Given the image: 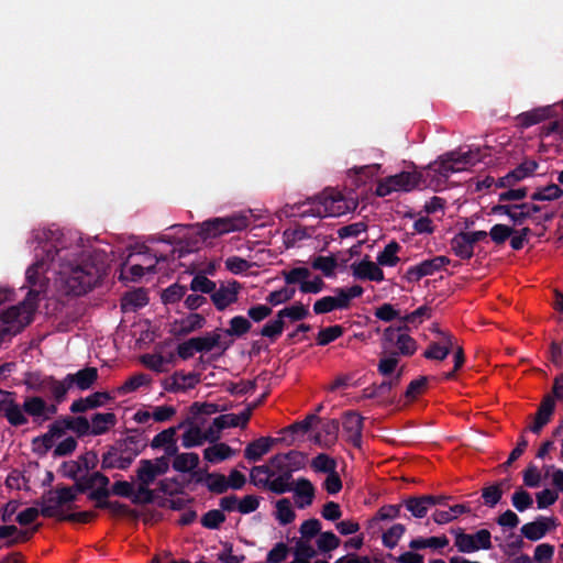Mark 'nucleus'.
<instances>
[{
    "label": "nucleus",
    "instance_id": "14",
    "mask_svg": "<svg viewBox=\"0 0 563 563\" xmlns=\"http://www.w3.org/2000/svg\"><path fill=\"white\" fill-rule=\"evenodd\" d=\"M322 210L318 209V214L321 217H339L350 211L351 207L346 203L341 192L323 194L321 201Z\"/></svg>",
    "mask_w": 563,
    "mask_h": 563
},
{
    "label": "nucleus",
    "instance_id": "57",
    "mask_svg": "<svg viewBox=\"0 0 563 563\" xmlns=\"http://www.w3.org/2000/svg\"><path fill=\"white\" fill-rule=\"evenodd\" d=\"M225 521V516L220 509H211L201 517V525L207 529H219Z\"/></svg>",
    "mask_w": 563,
    "mask_h": 563
},
{
    "label": "nucleus",
    "instance_id": "17",
    "mask_svg": "<svg viewBox=\"0 0 563 563\" xmlns=\"http://www.w3.org/2000/svg\"><path fill=\"white\" fill-rule=\"evenodd\" d=\"M378 265V263L376 264L369 260H363L358 263H353L351 268L355 278L379 283L384 280V272Z\"/></svg>",
    "mask_w": 563,
    "mask_h": 563
},
{
    "label": "nucleus",
    "instance_id": "13",
    "mask_svg": "<svg viewBox=\"0 0 563 563\" xmlns=\"http://www.w3.org/2000/svg\"><path fill=\"white\" fill-rule=\"evenodd\" d=\"M241 289V285L233 280L228 285L221 284L219 288H214L211 294V300L219 311H223L230 305L238 301V294Z\"/></svg>",
    "mask_w": 563,
    "mask_h": 563
},
{
    "label": "nucleus",
    "instance_id": "42",
    "mask_svg": "<svg viewBox=\"0 0 563 563\" xmlns=\"http://www.w3.org/2000/svg\"><path fill=\"white\" fill-rule=\"evenodd\" d=\"M158 474L153 467V461L143 459L140 461V466L136 471V478L140 484L151 485L154 483Z\"/></svg>",
    "mask_w": 563,
    "mask_h": 563
},
{
    "label": "nucleus",
    "instance_id": "58",
    "mask_svg": "<svg viewBox=\"0 0 563 563\" xmlns=\"http://www.w3.org/2000/svg\"><path fill=\"white\" fill-rule=\"evenodd\" d=\"M538 166L539 164L534 159H526L515 169L510 170L511 177H514L516 183H518L532 175L538 168Z\"/></svg>",
    "mask_w": 563,
    "mask_h": 563
},
{
    "label": "nucleus",
    "instance_id": "34",
    "mask_svg": "<svg viewBox=\"0 0 563 563\" xmlns=\"http://www.w3.org/2000/svg\"><path fill=\"white\" fill-rule=\"evenodd\" d=\"M230 327L224 330V333L230 336L241 338L252 329L251 321L243 316H235L229 321Z\"/></svg>",
    "mask_w": 563,
    "mask_h": 563
},
{
    "label": "nucleus",
    "instance_id": "61",
    "mask_svg": "<svg viewBox=\"0 0 563 563\" xmlns=\"http://www.w3.org/2000/svg\"><path fill=\"white\" fill-rule=\"evenodd\" d=\"M428 382V376H420L419 378L411 380L405 391V397L410 400L416 399L426 390Z\"/></svg>",
    "mask_w": 563,
    "mask_h": 563
},
{
    "label": "nucleus",
    "instance_id": "15",
    "mask_svg": "<svg viewBox=\"0 0 563 563\" xmlns=\"http://www.w3.org/2000/svg\"><path fill=\"white\" fill-rule=\"evenodd\" d=\"M112 397L108 391H96L85 398L75 400L69 410L73 413H82L90 409L102 407L107 401L111 400Z\"/></svg>",
    "mask_w": 563,
    "mask_h": 563
},
{
    "label": "nucleus",
    "instance_id": "7",
    "mask_svg": "<svg viewBox=\"0 0 563 563\" xmlns=\"http://www.w3.org/2000/svg\"><path fill=\"white\" fill-rule=\"evenodd\" d=\"M27 386L36 393L49 396L56 404L64 402L68 393L65 377L58 380L53 376L34 375L27 380Z\"/></svg>",
    "mask_w": 563,
    "mask_h": 563
},
{
    "label": "nucleus",
    "instance_id": "56",
    "mask_svg": "<svg viewBox=\"0 0 563 563\" xmlns=\"http://www.w3.org/2000/svg\"><path fill=\"white\" fill-rule=\"evenodd\" d=\"M515 233V230L506 224H495L490 228L488 235L497 245L504 244Z\"/></svg>",
    "mask_w": 563,
    "mask_h": 563
},
{
    "label": "nucleus",
    "instance_id": "3",
    "mask_svg": "<svg viewBox=\"0 0 563 563\" xmlns=\"http://www.w3.org/2000/svg\"><path fill=\"white\" fill-rule=\"evenodd\" d=\"M486 151H488V147L470 148L465 153L448 152L430 163L428 169L433 173L434 177L439 178L438 180L445 181L451 174L462 170L464 166L483 162L486 155L483 152Z\"/></svg>",
    "mask_w": 563,
    "mask_h": 563
},
{
    "label": "nucleus",
    "instance_id": "25",
    "mask_svg": "<svg viewBox=\"0 0 563 563\" xmlns=\"http://www.w3.org/2000/svg\"><path fill=\"white\" fill-rule=\"evenodd\" d=\"M552 115L551 107L537 108L531 111L522 112L516 120L520 128L527 129L538 124Z\"/></svg>",
    "mask_w": 563,
    "mask_h": 563
},
{
    "label": "nucleus",
    "instance_id": "59",
    "mask_svg": "<svg viewBox=\"0 0 563 563\" xmlns=\"http://www.w3.org/2000/svg\"><path fill=\"white\" fill-rule=\"evenodd\" d=\"M389 386L387 384H372L368 387L364 388L361 395V399H387L389 395L387 394V388Z\"/></svg>",
    "mask_w": 563,
    "mask_h": 563
},
{
    "label": "nucleus",
    "instance_id": "49",
    "mask_svg": "<svg viewBox=\"0 0 563 563\" xmlns=\"http://www.w3.org/2000/svg\"><path fill=\"white\" fill-rule=\"evenodd\" d=\"M255 486L267 488L268 490L277 495H283L294 489L291 483H285L276 475L273 479L265 478V481H257L255 483Z\"/></svg>",
    "mask_w": 563,
    "mask_h": 563
},
{
    "label": "nucleus",
    "instance_id": "39",
    "mask_svg": "<svg viewBox=\"0 0 563 563\" xmlns=\"http://www.w3.org/2000/svg\"><path fill=\"white\" fill-rule=\"evenodd\" d=\"M275 516L278 522L283 526L289 525L295 520L296 514L288 498L277 500Z\"/></svg>",
    "mask_w": 563,
    "mask_h": 563
},
{
    "label": "nucleus",
    "instance_id": "9",
    "mask_svg": "<svg viewBox=\"0 0 563 563\" xmlns=\"http://www.w3.org/2000/svg\"><path fill=\"white\" fill-rule=\"evenodd\" d=\"M0 416L4 417L12 427H21L29 422L16 401V394L0 389Z\"/></svg>",
    "mask_w": 563,
    "mask_h": 563
},
{
    "label": "nucleus",
    "instance_id": "38",
    "mask_svg": "<svg viewBox=\"0 0 563 563\" xmlns=\"http://www.w3.org/2000/svg\"><path fill=\"white\" fill-rule=\"evenodd\" d=\"M542 210V207L536 203H520L516 205V210L514 216H511V221L514 224H522L527 219L532 218L534 213H539Z\"/></svg>",
    "mask_w": 563,
    "mask_h": 563
},
{
    "label": "nucleus",
    "instance_id": "46",
    "mask_svg": "<svg viewBox=\"0 0 563 563\" xmlns=\"http://www.w3.org/2000/svg\"><path fill=\"white\" fill-rule=\"evenodd\" d=\"M402 503L398 505H384L382 506L376 515L369 521V526L373 527L378 521L393 520L400 517Z\"/></svg>",
    "mask_w": 563,
    "mask_h": 563
},
{
    "label": "nucleus",
    "instance_id": "62",
    "mask_svg": "<svg viewBox=\"0 0 563 563\" xmlns=\"http://www.w3.org/2000/svg\"><path fill=\"white\" fill-rule=\"evenodd\" d=\"M186 290L185 286L175 283L163 291L162 300L164 303H175L185 296Z\"/></svg>",
    "mask_w": 563,
    "mask_h": 563
},
{
    "label": "nucleus",
    "instance_id": "53",
    "mask_svg": "<svg viewBox=\"0 0 563 563\" xmlns=\"http://www.w3.org/2000/svg\"><path fill=\"white\" fill-rule=\"evenodd\" d=\"M555 410V401L554 398L550 395L544 396L539 408L536 412V418L548 424L551 421V417L553 416Z\"/></svg>",
    "mask_w": 563,
    "mask_h": 563
},
{
    "label": "nucleus",
    "instance_id": "6",
    "mask_svg": "<svg viewBox=\"0 0 563 563\" xmlns=\"http://www.w3.org/2000/svg\"><path fill=\"white\" fill-rule=\"evenodd\" d=\"M454 534V545L461 553H473L478 550H489L493 548L492 534L487 529H481L475 533H465L463 529H452Z\"/></svg>",
    "mask_w": 563,
    "mask_h": 563
},
{
    "label": "nucleus",
    "instance_id": "27",
    "mask_svg": "<svg viewBox=\"0 0 563 563\" xmlns=\"http://www.w3.org/2000/svg\"><path fill=\"white\" fill-rule=\"evenodd\" d=\"M197 484H206L209 492L213 494H224L229 489L228 479L223 474L205 473V477H197Z\"/></svg>",
    "mask_w": 563,
    "mask_h": 563
},
{
    "label": "nucleus",
    "instance_id": "4",
    "mask_svg": "<svg viewBox=\"0 0 563 563\" xmlns=\"http://www.w3.org/2000/svg\"><path fill=\"white\" fill-rule=\"evenodd\" d=\"M249 225V218L245 216H232L225 218H213L199 225L198 234L203 239L217 238L219 235L242 231Z\"/></svg>",
    "mask_w": 563,
    "mask_h": 563
},
{
    "label": "nucleus",
    "instance_id": "2",
    "mask_svg": "<svg viewBox=\"0 0 563 563\" xmlns=\"http://www.w3.org/2000/svg\"><path fill=\"white\" fill-rule=\"evenodd\" d=\"M132 434L118 439L107 446L102 454L101 468L128 470L134 460L146 449L147 440L137 429L130 430Z\"/></svg>",
    "mask_w": 563,
    "mask_h": 563
},
{
    "label": "nucleus",
    "instance_id": "45",
    "mask_svg": "<svg viewBox=\"0 0 563 563\" xmlns=\"http://www.w3.org/2000/svg\"><path fill=\"white\" fill-rule=\"evenodd\" d=\"M308 316L309 310L301 302H296L289 307H285L277 312V317H280L283 320L288 318L291 321H300L306 319Z\"/></svg>",
    "mask_w": 563,
    "mask_h": 563
},
{
    "label": "nucleus",
    "instance_id": "23",
    "mask_svg": "<svg viewBox=\"0 0 563 563\" xmlns=\"http://www.w3.org/2000/svg\"><path fill=\"white\" fill-rule=\"evenodd\" d=\"M22 412L30 416L33 422L37 426L43 424V416L45 408V399L40 396H27L24 398L23 404L21 405Z\"/></svg>",
    "mask_w": 563,
    "mask_h": 563
},
{
    "label": "nucleus",
    "instance_id": "33",
    "mask_svg": "<svg viewBox=\"0 0 563 563\" xmlns=\"http://www.w3.org/2000/svg\"><path fill=\"white\" fill-rule=\"evenodd\" d=\"M449 544V539L446 536L440 537H430V538H417L410 541L409 547L412 550H422L427 548L431 549H442Z\"/></svg>",
    "mask_w": 563,
    "mask_h": 563
},
{
    "label": "nucleus",
    "instance_id": "64",
    "mask_svg": "<svg viewBox=\"0 0 563 563\" xmlns=\"http://www.w3.org/2000/svg\"><path fill=\"white\" fill-rule=\"evenodd\" d=\"M252 266V263L239 256H230L225 260V268L232 274H242Z\"/></svg>",
    "mask_w": 563,
    "mask_h": 563
},
{
    "label": "nucleus",
    "instance_id": "12",
    "mask_svg": "<svg viewBox=\"0 0 563 563\" xmlns=\"http://www.w3.org/2000/svg\"><path fill=\"white\" fill-rule=\"evenodd\" d=\"M342 428L346 441L354 448L360 449L362 445L363 417L354 411H346L343 415Z\"/></svg>",
    "mask_w": 563,
    "mask_h": 563
},
{
    "label": "nucleus",
    "instance_id": "50",
    "mask_svg": "<svg viewBox=\"0 0 563 563\" xmlns=\"http://www.w3.org/2000/svg\"><path fill=\"white\" fill-rule=\"evenodd\" d=\"M406 532V527L401 523H395L391 526L387 531H385L382 536V542L384 547L388 549H394L397 544L400 538Z\"/></svg>",
    "mask_w": 563,
    "mask_h": 563
},
{
    "label": "nucleus",
    "instance_id": "19",
    "mask_svg": "<svg viewBox=\"0 0 563 563\" xmlns=\"http://www.w3.org/2000/svg\"><path fill=\"white\" fill-rule=\"evenodd\" d=\"M191 342H194V349H196V352H210L216 347H220L224 352L232 344V341H221V335L218 331L208 332L203 336L191 338Z\"/></svg>",
    "mask_w": 563,
    "mask_h": 563
},
{
    "label": "nucleus",
    "instance_id": "36",
    "mask_svg": "<svg viewBox=\"0 0 563 563\" xmlns=\"http://www.w3.org/2000/svg\"><path fill=\"white\" fill-rule=\"evenodd\" d=\"M400 250V245L396 241L389 242L384 250L377 256V263L382 266H396L399 262L397 252Z\"/></svg>",
    "mask_w": 563,
    "mask_h": 563
},
{
    "label": "nucleus",
    "instance_id": "35",
    "mask_svg": "<svg viewBox=\"0 0 563 563\" xmlns=\"http://www.w3.org/2000/svg\"><path fill=\"white\" fill-rule=\"evenodd\" d=\"M563 196V189L556 184H550L538 188L531 196L532 201H553Z\"/></svg>",
    "mask_w": 563,
    "mask_h": 563
},
{
    "label": "nucleus",
    "instance_id": "16",
    "mask_svg": "<svg viewBox=\"0 0 563 563\" xmlns=\"http://www.w3.org/2000/svg\"><path fill=\"white\" fill-rule=\"evenodd\" d=\"M68 390L76 386L80 390L89 389L98 379V369L96 367H85L74 374L65 376Z\"/></svg>",
    "mask_w": 563,
    "mask_h": 563
},
{
    "label": "nucleus",
    "instance_id": "30",
    "mask_svg": "<svg viewBox=\"0 0 563 563\" xmlns=\"http://www.w3.org/2000/svg\"><path fill=\"white\" fill-rule=\"evenodd\" d=\"M432 503V499L429 497L422 496H410L402 501V506L406 507L408 511L416 518L426 517L429 507L428 504Z\"/></svg>",
    "mask_w": 563,
    "mask_h": 563
},
{
    "label": "nucleus",
    "instance_id": "5",
    "mask_svg": "<svg viewBox=\"0 0 563 563\" xmlns=\"http://www.w3.org/2000/svg\"><path fill=\"white\" fill-rule=\"evenodd\" d=\"M282 276L287 285H299L302 294H319L325 288V283L321 276L316 275L309 279L311 272L309 268L300 266L291 269L282 271Z\"/></svg>",
    "mask_w": 563,
    "mask_h": 563
},
{
    "label": "nucleus",
    "instance_id": "43",
    "mask_svg": "<svg viewBox=\"0 0 563 563\" xmlns=\"http://www.w3.org/2000/svg\"><path fill=\"white\" fill-rule=\"evenodd\" d=\"M336 466V461L325 453H319L311 461V467L317 473H333Z\"/></svg>",
    "mask_w": 563,
    "mask_h": 563
},
{
    "label": "nucleus",
    "instance_id": "29",
    "mask_svg": "<svg viewBox=\"0 0 563 563\" xmlns=\"http://www.w3.org/2000/svg\"><path fill=\"white\" fill-rule=\"evenodd\" d=\"M185 424H190L187 431L181 437V444L186 449L199 446L203 443L202 431L198 426H194L191 418L178 424L177 428H183Z\"/></svg>",
    "mask_w": 563,
    "mask_h": 563
},
{
    "label": "nucleus",
    "instance_id": "55",
    "mask_svg": "<svg viewBox=\"0 0 563 563\" xmlns=\"http://www.w3.org/2000/svg\"><path fill=\"white\" fill-rule=\"evenodd\" d=\"M189 410L192 419H196L198 416H211L213 413L221 412L224 409L221 408L218 404L196 401L190 406Z\"/></svg>",
    "mask_w": 563,
    "mask_h": 563
},
{
    "label": "nucleus",
    "instance_id": "48",
    "mask_svg": "<svg viewBox=\"0 0 563 563\" xmlns=\"http://www.w3.org/2000/svg\"><path fill=\"white\" fill-rule=\"evenodd\" d=\"M503 494V482H498L482 489L484 504L489 508H494L500 501Z\"/></svg>",
    "mask_w": 563,
    "mask_h": 563
},
{
    "label": "nucleus",
    "instance_id": "24",
    "mask_svg": "<svg viewBox=\"0 0 563 563\" xmlns=\"http://www.w3.org/2000/svg\"><path fill=\"white\" fill-rule=\"evenodd\" d=\"M334 301L339 307V310H345L351 307V302L354 298H358L363 295L364 289L360 285H353L351 287H335L333 289Z\"/></svg>",
    "mask_w": 563,
    "mask_h": 563
},
{
    "label": "nucleus",
    "instance_id": "10",
    "mask_svg": "<svg viewBox=\"0 0 563 563\" xmlns=\"http://www.w3.org/2000/svg\"><path fill=\"white\" fill-rule=\"evenodd\" d=\"M450 262L451 260L444 255H438L432 258L424 260L418 265L410 266L405 274V278L409 283L419 282L421 278L431 276L441 271L445 265L450 264Z\"/></svg>",
    "mask_w": 563,
    "mask_h": 563
},
{
    "label": "nucleus",
    "instance_id": "44",
    "mask_svg": "<svg viewBox=\"0 0 563 563\" xmlns=\"http://www.w3.org/2000/svg\"><path fill=\"white\" fill-rule=\"evenodd\" d=\"M343 333L344 328L340 324L323 328L317 334V344L320 346H325L341 338Z\"/></svg>",
    "mask_w": 563,
    "mask_h": 563
},
{
    "label": "nucleus",
    "instance_id": "31",
    "mask_svg": "<svg viewBox=\"0 0 563 563\" xmlns=\"http://www.w3.org/2000/svg\"><path fill=\"white\" fill-rule=\"evenodd\" d=\"M199 455L195 452L180 453L173 461V468L180 473L194 471L199 465Z\"/></svg>",
    "mask_w": 563,
    "mask_h": 563
},
{
    "label": "nucleus",
    "instance_id": "26",
    "mask_svg": "<svg viewBox=\"0 0 563 563\" xmlns=\"http://www.w3.org/2000/svg\"><path fill=\"white\" fill-rule=\"evenodd\" d=\"M450 246L454 255L461 260H470L474 255V246L464 231L456 233L451 239Z\"/></svg>",
    "mask_w": 563,
    "mask_h": 563
},
{
    "label": "nucleus",
    "instance_id": "63",
    "mask_svg": "<svg viewBox=\"0 0 563 563\" xmlns=\"http://www.w3.org/2000/svg\"><path fill=\"white\" fill-rule=\"evenodd\" d=\"M216 288V283L206 277L205 275H197L190 283V289L195 292L212 294Z\"/></svg>",
    "mask_w": 563,
    "mask_h": 563
},
{
    "label": "nucleus",
    "instance_id": "51",
    "mask_svg": "<svg viewBox=\"0 0 563 563\" xmlns=\"http://www.w3.org/2000/svg\"><path fill=\"white\" fill-rule=\"evenodd\" d=\"M336 260L333 255L331 256H317L313 258L311 266L313 269L321 271L325 277H331L334 275V269L336 268Z\"/></svg>",
    "mask_w": 563,
    "mask_h": 563
},
{
    "label": "nucleus",
    "instance_id": "8",
    "mask_svg": "<svg viewBox=\"0 0 563 563\" xmlns=\"http://www.w3.org/2000/svg\"><path fill=\"white\" fill-rule=\"evenodd\" d=\"M408 330V325L393 328L388 327L385 329L383 340L386 344L395 345L397 347V355L411 356L417 351V342L408 333L404 332Z\"/></svg>",
    "mask_w": 563,
    "mask_h": 563
},
{
    "label": "nucleus",
    "instance_id": "54",
    "mask_svg": "<svg viewBox=\"0 0 563 563\" xmlns=\"http://www.w3.org/2000/svg\"><path fill=\"white\" fill-rule=\"evenodd\" d=\"M340 543V538L336 537L332 531L321 532L317 540V547L319 551L323 553L335 550Z\"/></svg>",
    "mask_w": 563,
    "mask_h": 563
},
{
    "label": "nucleus",
    "instance_id": "22",
    "mask_svg": "<svg viewBox=\"0 0 563 563\" xmlns=\"http://www.w3.org/2000/svg\"><path fill=\"white\" fill-rule=\"evenodd\" d=\"M90 435L97 437L106 434L117 422V416L113 412H96L90 420Z\"/></svg>",
    "mask_w": 563,
    "mask_h": 563
},
{
    "label": "nucleus",
    "instance_id": "41",
    "mask_svg": "<svg viewBox=\"0 0 563 563\" xmlns=\"http://www.w3.org/2000/svg\"><path fill=\"white\" fill-rule=\"evenodd\" d=\"M289 286L290 285L286 284V286L280 289L269 292L265 301L273 307L290 301L296 294V289Z\"/></svg>",
    "mask_w": 563,
    "mask_h": 563
},
{
    "label": "nucleus",
    "instance_id": "40",
    "mask_svg": "<svg viewBox=\"0 0 563 563\" xmlns=\"http://www.w3.org/2000/svg\"><path fill=\"white\" fill-rule=\"evenodd\" d=\"M320 418L316 413L308 415L303 420L297 421L280 430V433L287 438V434L294 435L298 433H307L314 421H319Z\"/></svg>",
    "mask_w": 563,
    "mask_h": 563
},
{
    "label": "nucleus",
    "instance_id": "37",
    "mask_svg": "<svg viewBox=\"0 0 563 563\" xmlns=\"http://www.w3.org/2000/svg\"><path fill=\"white\" fill-rule=\"evenodd\" d=\"M147 303L148 296L143 288L125 294L122 299L123 309L132 308L135 310L137 308L145 307Z\"/></svg>",
    "mask_w": 563,
    "mask_h": 563
},
{
    "label": "nucleus",
    "instance_id": "60",
    "mask_svg": "<svg viewBox=\"0 0 563 563\" xmlns=\"http://www.w3.org/2000/svg\"><path fill=\"white\" fill-rule=\"evenodd\" d=\"M511 503L518 511L522 512L532 506L533 499L527 490L518 488L511 497Z\"/></svg>",
    "mask_w": 563,
    "mask_h": 563
},
{
    "label": "nucleus",
    "instance_id": "11",
    "mask_svg": "<svg viewBox=\"0 0 563 563\" xmlns=\"http://www.w3.org/2000/svg\"><path fill=\"white\" fill-rule=\"evenodd\" d=\"M278 442H285L287 445H291L294 443V439L288 440L286 437H261L246 445L244 450V456L249 461H260L262 456L269 452L272 446Z\"/></svg>",
    "mask_w": 563,
    "mask_h": 563
},
{
    "label": "nucleus",
    "instance_id": "20",
    "mask_svg": "<svg viewBox=\"0 0 563 563\" xmlns=\"http://www.w3.org/2000/svg\"><path fill=\"white\" fill-rule=\"evenodd\" d=\"M422 175L417 172H401L388 176V183L393 184L396 191H411L420 185Z\"/></svg>",
    "mask_w": 563,
    "mask_h": 563
},
{
    "label": "nucleus",
    "instance_id": "28",
    "mask_svg": "<svg viewBox=\"0 0 563 563\" xmlns=\"http://www.w3.org/2000/svg\"><path fill=\"white\" fill-rule=\"evenodd\" d=\"M234 454V451L227 443H214L203 450V457L210 463H220L230 459Z\"/></svg>",
    "mask_w": 563,
    "mask_h": 563
},
{
    "label": "nucleus",
    "instance_id": "1",
    "mask_svg": "<svg viewBox=\"0 0 563 563\" xmlns=\"http://www.w3.org/2000/svg\"><path fill=\"white\" fill-rule=\"evenodd\" d=\"M35 262L25 272L30 290L23 301L7 308L0 316V345L20 333L33 320L38 296L48 284L46 272L57 275L56 283L67 296H82L90 291L106 274V266L96 256L78 258L80 247L69 246L59 229L33 231Z\"/></svg>",
    "mask_w": 563,
    "mask_h": 563
},
{
    "label": "nucleus",
    "instance_id": "18",
    "mask_svg": "<svg viewBox=\"0 0 563 563\" xmlns=\"http://www.w3.org/2000/svg\"><path fill=\"white\" fill-rule=\"evenodd\" d=\"M553 518L538 517L534 521L523 525L520 529L522 536L530 541H538L542 539L550 530L551 526H554Z\"/></svg>",
    "mask_w": 563,
    "mask_h": 563
},
{
    "label": "nucleus",
    "instance_id": "32",
    "mask_svg": "<svg viewBox=\"0 0 563 563\" xmlns=\"http://www.w3.org/2000/svg\"><path fill=\"white\" fill-rule=\"evenodd\" d=\"M179 324L180 328L176 334L178 336H185L203 328L206 318L200 313H190L185 319H181Z\"/></svg>",
    "mask_w": 563,
    "mask_h": 563
},
{
    "label": "nucleus",
    "instance_id": "52",
    "mask_svg": "<svg viewBox=\"0 0 563 563\" xmlns=\"http://www.w3.org/2000/svg\"><path fill=\"white\" fill-rule=\"evenodd\" d=\"M340 423L336 419H331L322 424L321 432L324 435L323 448H331L338 440Z\"/></svg>",
    "mask_w": 563,
    "mask_h": 563
},
{
    "label": "nucleus",
    "instance_id": "21",
    "mask_svg": "<svg viewBox=\"0 0 563 563\" xmlns=\"http://www.w3.org/2000/svg\"><path fill=\"white\" fill-rule=\"evenodd\" d=\"M292 490L295 492L296 506L298 508L303 509L312 504L316 488L308 478H298Z\"/></svg>",
    "mask_w": 563,
    "mask_h": 563
},
{
    "label": "nucleus",
    "instance_id": "47",
    "mask_svg": "<svg viewBox=\"0 0 563 563\" xmlns=\"http://www.w3.org/2000/svg\"><path fill=\"white\" fill-rule=\"evenodd\" d=\"M285 328V320L276 316V319L269 320L261 329L260 333L262 336L268 338L272 342H275L282 334Z\"/></svg>",
    "mask_w": 563,
    "mask_h": 563
}]
</instances>
